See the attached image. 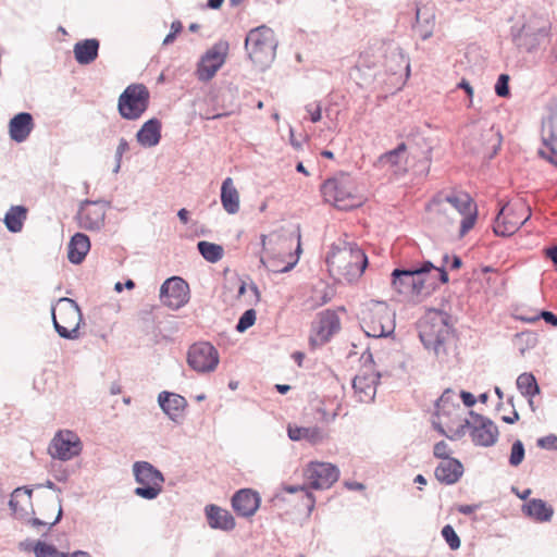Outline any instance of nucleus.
I'll list each match as a JSON object with an SVG mask.
<instances>
[{"label": "nucleus", "instance_id": "f257e3e1", "mask_svg": "<svg viewBox=\"0 0 557 557\" xmlns=\"http://www.w3.org/2000/svg\"><path fill=\"white\" fill-rule=\"evenodd\" d=\"M419 337L425 349L445 362L454 338L453 317L442 310H430L419 323Z\"/></svg>", "mask_w": 557, "mask_h": 557}, {"label": "nucleus", "instance_id": "f03ea898", "mask_svg": "<svg viewBox=\"0 0 557 557\" xmlns=\"http://www.w3.org/2000/svg\"><path fill=\"white\" fill-rule=\"evenodd\" d=\"M325 261L330 271H336L348 282L360 277L368 265L367 255L354 243H346L342 248L333 246Z\"/></svg>", "mask_w": 557, "mask_h": 557}, {"label": "nucleus", "instance_id": "7ed1b4c3", "mask_svg": "<svg viewBox=\"0 0 557 557\" xmlns=\"http://www.w3.org/2000/svg\"><path fill=\"white\" fill-rule=\"evenodd\" d=\"M550 23L542 15H530L521 25L510 28L512 44L519 51L532 53L541 49L549 37Z\"/></svg>", "mask_w": 557, "mask_h": 557}, {"label": "nucleus", "instance_id": "20e7f679", "mask_svg": "<svg viewBox=\"0 0 557 557\" xmlns=\"http://www.w3.org/2000/svg\"><path fill=\"white\" fill-rule=\"evenodd\" d=\"M277 41L274 32L261 25L246 35V53L259 71H264L275 58Z\"/></svg>", "mask_w": 557, "mask_h": 557}, {"label": "nucleus", "instance_id": "39448f33", "mask_svg": "<svg viewBox=\"0 0 557 557\" xmlns=\"http://www.w3.org/2000/svg\"><path fill=\"white\" fill-rule=\"evenodd\" d=\"M321 193L325 201L339 210H350L362 203V197L357 194L355 183L348 174L326 180L321 186Z\"/></svg>", "mask_w": 557, "mask_h": 557}, {"label": "nucleus", "instance_id": "423d86ee", "mask_svg": "<svg viewBox=\"0 0 557 557\" xmlns=\"http://www.w3.org/2000/svg\"><path fill=\"white\" fill-rule=\"evenodd\" d=\"M444 202L449 203L460 215L459 235L463 237L475 224L478 219V207L471 196L466 191L454 190L450 194L443 193L434 196L430 202L431 207H437L441 210Z\"/></svg>", "mask_w": 557, "mask_h": 557}, {"label": "nucleus", "instance_id": "0eeeda50", "mask_svg": "<svg viewBox=\"0 0 557 557\" xmlns=\"http://www.w3.org/2000/svg\"><path fill=\"white\" fill-rule=\"evenodd\" d=\"M434 264L425 260L418 267L409 269H395L392 272V286L401 295L413 296L420 295L425 288V280L423 275L431 272Z\"/></svg>", "mask_w": 557, "mask_h": 557}, {"label": "nucleus", "instance_id": "6e6552de", "mask_svg": "<svg viewBox=\"0 0 557 557\" xmlns=\"http://www.w3.org/2000/svg\"><path fill=\"white\" fill-rule=\"evenodd\" d=\"M53 325L58 334L67 339L78 337L82 312L77 304L70 298L59 299L52 309Z\"/></svg>", "mask_w": 557, "mask_h": 557}, {"label": "nucleus", "instance_id": "1a4fd4ad", "mask_svg": "<svg viewBox=\"0 0 557 557\" xmlns=\"http://www.w3.org/2000/svg\"><path fill=\"white\" fill-rule=\"evenodd\" d=\"M394 315L386 304L376 301L363 312L362 327L367 336L380 338L392 335L395 331Z\"/></svg>", "mask_w": 557, "mask_h": 557}, {"label": "nucleus", "instance_id": "9d476101", "mask_svg": "<svg viewBox=\"0 0 557 557\" xmlns=\"http://www.w3.org/2000/svg\"><path fill=\"white\" fill-rule=\"evenodd\" d=\"M134 475L139 484L135 488V494L145 499L156 498L162 491L164 478L162 473L147 461L135 462Z\"/></svg>", "mask_w": 557, "mask_h": 557}, {"label": "nucleus", "instance_id": "9b49d317", "mask_svg": "<svg viewBox=\"0 0 557 557\" xmlns=\"http://www.w3.org/2000/svg\"><path fill=\"white\" fill-rule=\"evenodd\" d=\"M149 91L143 84L129 85L119 98V112L127 120H137L147 110Z\"/></svg>", "mask_w": 557, "mask_h": 557}, {"label": "nucleus", "instance_id": "f8f14e48", "mask_svg": "<svg viewBox=\"0 0 557 557\" xmlns=\"http://www.w3.org/2000/svg\"><path fill=\"white\" fill-rule=\"evenodd\" d=\"M267 239L268 237L265 235H262V246L264 255L261 256L260 258L261 263L269 271L274 273H285L290 271L297 264L299 260V255L301 252L300 234H298V244L294 253L289 251L290 247L285 248V240L282 242V248L280 249L277 255H275L274 252H270L269 248L267 247Z\"/></svg>", "mask_w": 557, "mask_h": 557}, {"label": "nucleus", "instance_id": "ddd939ff", "mask_svg": "<svg viewBox=\"0 0 557 557\" xmlns=\"http://www.w3.org/2000/svg\"><path fill=\"white\" fill-rule=\"evenodd\" d=\"M306 483L313 490H327L339 478V469L331 462L311 461L304 470Z\"/></svg>", "mask_w": 557, "mask_h": 557}, {"label": "nucleus", "instance_id": "4468645a", "mask_svg": "<svg viewBox=\"0 0 557 557\" xmlns=\"http://www.w3.org/2000/svg\"><path fill=\"white\" fill-rule=\"evenodd\" d=\"M219 360L218 350L208 342L195 343L188 349L187 362L193 370L199 373L214 371Z\"/></svg>", "mask_w": 557, "mask_h": 557}, {"label": "nucleus", "instance_id": "2eb2a0df", "mask_svg": "<svg viewBox=\"0 0 557 557\" xmlns=\"http://www.w3.org/2000/svg\"><path fill=\"white\" fill-rule=\"evenodd\" d=\"M471 431L470 436L475 446L491 447L498 440L497 425L486 417L470 411Z\"/></svg>", "mask_w": 557, "mask_h": 557}, {"label": "nucleus", "instance_id": "dca6fc26", "mask_svg": "<svg viewBox=\"0 0 557 557\" xmlns=\"http://www.w3.org/2000/svg\"><path fill=\"white\" fill-rule=\"evenodd\" d=\"M82 450V443L77 434L72 431H59L52 438L48 451L52 458L70 460Z\"/></svg>", "mask_w": 557, "mask_h": 557}, {"label": "nucleus", "instance_id": "f3484780", "mask_svg": "<svg viewBox=\"0 0 557 557\" xmlns=\"http://www.w3.org/2000/svg\"><path fill=\"white\" fill-rule=\"evenodd\" d=\"M188 284L181 277L168 278L160 288L162 304L171 309H178L188 301Z\"/></svg>", "mask_w": 557, "mask_h": 557}, {"label": "nucleus", "instance_id": "a211bd4d", "mask_svg": "<svg viewBox=\"0 0 557 557\" xmlns=\"http://www.w3.org/2000/svg\"><path fill=\"white\" fill-rule=\"evenodd\" d=\"M341 320L333 310H324L318 314L317 321L313 323L312 331L314 335L310 337L312 345H323L339 331Z\"/></svg>", "mask_w": 557, "mask_h": 557}, {"label": "nucleus", "instance_id": "6ab92c4d", "mask_svg": "<svg viewBox=\"0 0 557 557\" xmlns=\"http://www.w3.org/2000/svg\"><path fill=\"white\" fill-rule=\"evenodd\" d=\"M227 48V44L221 41L207 51L198 64L197 75L199 79L209 81L215 75L225 62Z\"/></svg>", "mask_w": 557, "mask_h": 557}, {"label": "nucleus", "instance_id": "aec40b11", "mask_svg": "<svg viewBox=\"0 0 557 557\" xmlns=\"http://www.w3.org/2000/svg\"><path fill=\"white\" fill-rule=\"evenodd\" d=\"M106 207L101 202L86 201L84 202L77 213L78 224L85 230H98L104 223Z\"/></svg>", "mask_w": 557, "mask_h": 557}, {"label": "nucleus", "instance_id": "412c9836", "mask_svg": "<svg viewBox=\"0 0 557 557\" xmlns=\"http://www.w3.org/2000/svg\"><path fill=\"white\" fill-rule=\"evenodd\" d=\"M380 379L381 374L379 372L367 371L354 377L352 388L360 403H371L374 400Z\"/></svg>", "mask_w": 557, "mask_h": 557}, {"label": "nucleus", "instance_id": "4be33fe9", "mask_svg": "<svg viewBox=\"0 0 557 557\" xmlns=\"http://www.w3.org/2000/svg\"><path fill=\"white\" fill-rule=\"evenodd\" d=\"M508 210H509V208L507 205L503 206L495 218L493 231L497 236L512 235L522 225H524L525 222L531 216V212H529V214L523 220H520L516 216L515 213H512V214L506 213ZM527 210L530 211V208H528Z\"/></svg>", "mask_w": 557, "mask_h": 557}, {"label": "nucleus", "instance_id": "5701e85b", "mask_svg": "<svg viewBox=\"0 0 557 557\" xmlns=\"http://www.w3.org/2000/svg\"><path fill=\"white\" fill-rule=\"evenodd\" d=\"M463 474V466L456 458H444L435 468L434 475L445 485L457 483Z\"/></svg>", "mask_w": 557, "mask_h": 557}, {"label": "nucleus", "instance_id": "b1692460", "mask_svg": "<svg viewBox=\"0 0 557 557\" xmlns=\"http://www.w3.org/2000/svg\"><path fill=\"white\" fill-rule=\"evenodd\" d=\"M521 511L525 517L541 523L549 522L554 516V508L541 498L527 500Z\"/></svg>", "mask_w": 557, "mask_h": 557}, {"label": "nucleus", "instance_id": "393cba45", "mask_svg": "<svg viewBox=\"0 0 557 557\" xmlns=\"http://www.w3.org/2000/svg\"><path fill=\"white\" fill-rule=\"evenodd\" d=\"M159 404L163 411L174 421L183 418L187 401L186 399L174 393L162 392L159 395Z\"/></svg>", "mask_w": 557, "mask_h": 557}, {"label": "nucleus", "instance_id": "a878e982", "mask_svg": "<svg viewBox=\"0 0 557 557\" xmlns=\"http://www.w3.org/2000/svg\"><path fill=\"white\" fill-rule=\"evenodd\" d=\"M33 128V116L27 112L16 114L9 123L10 137L16 143L26 140Z\"/></svg>", "mask_w": 557, "mask_h": 557}, {"label": "nucleus", "instance_id": "bb28decb", "mask_svg": "<svg viewBox=\"0 0 557 557\" xmlns=\"http://www.w3.org/2000/svg\"><path fill=\"white\" fill-rule=\"evenodd\" d=\"M288 437L292 441H307L312 445H318L323 443L327 434L323 431V429L319 426H292L287 428Z\"/></svg>", "mask_w": 557, "mask_h": 557}, {"label": "nucleus", "instance_id": "cd10ccee", "mask_svg": "<svg viewBox=\"0 0 557 557\" xmlns=\"http://www.w3.org/2000/svg\"><path fill=\"white\" fill-rule=\"evenodd\" d=\"M206 516L208 523L212 529L228 531L235 527L233 516L227 510L219 506L208 505L206 507Z\"/></svg>", "mask_w": 557, "mask_h": 557}, {"label": "nucleus", "instance_id": "c85d7f7f", "mask_svg": "<svg viewBox=\"0 0 557 557\" xmlns=\"http://www.w3.org/2000/svg\"><path fill=\"white\" fill-rule=\"evenodd\" d=\"M99 46V40L96 38L77 41L73 49L77 63L82 65L92 63L98 57Z\"/></svg>", "mask_w": 557, "mask_h": 557}, {"label": "nucleus", "instance_id": "c756f323", "mask_svg": "<svg viewBox=\"0 0 557 557\" xmlns=\"http://www.w3.org/2000/svg\"><path fill=\"white\" fill-rule=\"evenodd\" d=\"M90 249L89 238L82 233H76L69 244L67 257L72 263L78 264Z\"/></svg>", "mask_w": 557, "mask_h": 557}, {"label": "nucleus", "instance_id": "7c9ffc66", "mask_svg": "<svg viewBox=\"0 0 557 557\" xmlns=\"http://www.w3.org/2000/svg\"><path fill=\"white\" fill-rule=\"evenodd\" d=\"M161 123L157 119L147 121L137 133V140L145 147L156 146L160 138Z\"/></svg>", "mask_w": 557, "mask_h": 557}, {"label": "nucleus", "instance_id": "2f4dec72", "mask_svg": "<svg viewBox=\"0 0 557 557\" xmlns=\"http://www.w3.org/2000/svg\"><path fill=\"white\" fill-rule=\"evenodd\" d=\"M20 548L24 552H33L36 557H65V554L58 550L55 546L41 541L36 543L30 541L21 542Z\"/></svg>", "mask_w": 557, "mask_h": 557}, {"label": "nucleus", "instance_id": "473e14b6", "mask_svg": "<svg viewBox=\"0 0 557 557\" xmlns=\"http://www.w3.org/2000/svg\"><path fill=\"white\" fill-rule=\"evenodd\" d=\"M221 200L223 208L228 213H235L239 209V195L233 186L231 178H226L222 184Z\"/></svg>", "mask_w": 557, "mask_h": 557}, {"label": "nucleus", "instance_id": "72a5a7b5", "mask_svg": "<svg viewBox=\"0 0 557 557\" xmlns=\"http://www.w3.org/2000/svg\"><path fill=\"white\" fill-rule=\"evenodd\" d=\"M27 216V209L22 206L12 207L5 214L4 223L9 231L16 233L23 227Z\"/></svg>", "mask_w": 557, "mask_h": 557}, {"label": "nucleus", "instance_id": "f704fd0d", "mask_svg": "<svg viewBox=\"0 0 557 557\" xmlns=\"http://www.w3.org/2000/svg\"><path fill=\"white\" fill-rule=\"evenodd\" d=\"M516 384L517 388L524 397H534L541 392L537 381L531 372L521 373L517 377Z\"/></svg>", "mask_w": 557, "mask_h": 557}, {"label": "nucleus", "instance_id": "c9c22d12", "mask_svg": "<svg viewBox=\"0 0 557 557\" xmlns=\"http://www.w3.org/2000/svg\"><path fill=\"white\" fill-rule=\"evenodd\" d=\"M434 429L442 435L446 436L450 441H458L466 434L470 435L471 423L470 419H465L460 422L457 428H448L447 430L442 424L433 422Z\"/></svg>", "mask_w": 557, "mask_h": 557}, {"label": "nucleus", "instance_id": "e433bc0d", "mask_svg": "<svg viewBox=\"0 0 557 557\" xmlns=\"http://www.w3.org/2000/svg\"><path fill=\"white\" fill-rule=\"evenodd\" d=\"M455 393L451 389L448 388L444 391L435 404L436 414L438 417L449 416L451 410L460 409V406L453 401Z\"/></svg>", "mask_w": 557, "mask_h": 557}, {"label": "nucleus", "instance_id": "4c0bfd02", "mask_svg": "<svg viewBox=\"0 0 557 557\" xmlns=\"http://www.w3.org/2000/svg\"><path fill=\"white\" fill-rule=\"evenodd\" d=\"M198 249L201 256L209 262H216L223 256V248L220 245L213 243L199 242Z\"/></svg>", "mask_w": 557, "mask_h": 557}, {"label": "nucleus", "instance_id": "58836bf2", "mask_svg": "<svg viewBox=\"0 0 557 557\" xmlns=\"http://www.w3.org/2000/svg\"><path fill=\"white\" fill-rule=\"evenodd\" d=\"M406 143H400L396 146V148L383 153L380 157V162L383 165L397 166L400 164L401 156L406 152Z\"/></svg>", "mask_w": 557, "mask_h": 557}, {"label": "nucleus", "instance_id": "ea45409f", "mask_svg": "<svg viewBox=\"0 0 557 557\" xmlns=\"http://www.w3.org/2000/svg\"><path fill=\"white\" fill-rule=\"evenodd\" d=\"M542 140L543 145L548 148L552 152H555L554 144L557 141V137L554 133L553 119L548 117L542 122Z\"/></svg>", "mask_w": 557, "mask_h": 557}, {"label": "nucleus", "instance_id": "a19ab883", "mask_svg": "<svg viewBox=\"0 0 557 557\" xmlns=\"http://www.w3.org/2000/svg\"><path fill=\"white\" fill-rule=\"evenodd\" d=\"M261 505L260 494L246 487V518L253 516Z\"/></svg>", "mask_w": 557, "mask_h": 557}, {"label": "nucleus", "instance_id": "79ce46f5", "mask_svg": "<svg viewBox=\"0 0 557 557\" xmlns=\"http://www.w3.org/2000/svg\"><path fill=\"white\" fill-rule=\"evenodd\" d=\"M441 534L451 550H457L458 548H460V537L458 536L455 529L450 524L444 525L442 528Z\"/></svg>", "mask_w": 557, "mask_h": 557}, {"label": "nucleus", "instance_id": "37998d69", "mask_svg": "<svg viewBox=\"0 0 557 557\" xmlns=\"http://www.w3.org/2000/svg\"><path fill=\"white\" fill-rule=\"evenodd\" d=\"M388 58L396 60L398 62L397 66L388 67L393 74L398 73L401 69H405L407 75L409 74V72H410L409 59L403 53V51L400 49H396V50L392 51Z\"/></svg>", "mask_w": 557, "mask_h": 557}, {"label": "nucleus", "instance_id": "c03bdc74", "mask_svg": "<svg viewBox=\"0 0 557 557\" xmlns=\"http://www.w3.org/2000/svg\"><path fill=\"white\" fill-rule=\"evenodd\" d=\"M525 449L523 443L520 440L515 441L511 446L509 465L512 467H518L523 461Z\"/></svg>", "mask_w": 557, "mask_h": 557}, {"label": "nucleus", "instance_id": "a18cd8bd", "mask_svg": "<svg viewBox=\"0 0 557 557\" xmlns=\"http://www.w3.org/2000/svg\"><path fill=\"white\" fill-rule=\"evenodd\" d=\"M30 497H32V492L29 490L18 487L16 490H14V492L11 495L10 507L14 511H16L18 509L21 502L23 500L26 504L30 503Z\"/></svg>", "mask_w": 557, "mask_h": 557}, {"label": "nucleus", "instance_id": "49530a36", "mask_svg": "<svg viewBox=\"0 0 557 557\" xmlns=\"http://www.w3.org/2000/svg\"><path fill=\"white\" fill-rule=\"evenodd\" d=\"M51 509H52V515L50 517L48 516H45V518H38V517H35L33 519V524L34 525H44V527H51L53 524H55L59 519H60V516H61V509H57V506L54 504H51Z\"/></svg>", "mask_w": 557, "mask_h": 557}, {"label": "nucleus", "instance_id": "de8ad7c7", "mask_svg": "<svg viewBox=\"0 0 557 557\" xmlns=\"http://www.w3.org/2000/svg\"><path fill=\"white\" fill-rule=\"evenodd\" d=\"M283 490L287 493H290V494H294V493H302L304 496L307 498V502H308V509L311 511L314 507V499L312 497V495L308 492L307 487L305 484L302 485H284L283 486Z\"/></svg>", "mask_w": 557, "mask_h": 557}, {"label": "nucleus", "instance_id": "09e8293b", "mask_svg": "<svg viewBox=\"0 0 557 557\" xmlns=\"http://www.w3.org/2000/svg\"><path fill=\"white\" fill-rule=\"evenodd\" d=\"M495 94L498 97L506 98L510 94L509 89V76L507 74H500L495 84Z\"/></svg>", "mask_w": 557, "mask_h": 557}, {"label": "nucleus", "instance_id": "8fccbe9b", "mask_svg": "<svg viewBox=\"0 0 557 557\" xmlns=\"http://www.w3.org/2000/svg\"><path fill=\"white\" fill-rule=\"evenodd\" d=\"M539 319H543L547 324H550L553 326H557V314H555L552 311H547V310H542L540 312V314H537L535 317H532V318H527L524 320L528 321V322H535Z\"/></svg>", "mask_w": 557, "mask_h": 557}, {"label": "nucleus", "instance_id": "3c124183", "mask_svg": "<svg viewBox=\"0 0 557 557\" xmlns=\"http://www.w3.org/2000/svg\"><path fill=\"white\" fill-rule=\"evenodd\" d=\"M536 444L542 449L557 450V436L549 434L547 436L540 437Z\"/></svg>", "mask_w": 557, "mask_h": 557}, {"label": "nucleus", "instance_id": "603ef678", "mask_svg": "<svg viewBox=\"0 0 557 557\" xmlns=\"http://www.w3.org/2000/svg\"><path fill=\"white\" fill-rule=\"evenodd\" d=\"M306 111L309 113L312 123H318L321 120L322 108L319 102L307 104Z\"/></svg>", "mask_w": 557, "mask_h": 557}, {"label": "nucleus", "instance_id": "864d4df0", "mask_svg": "<svg viewBox=\"0 0 557 557\" xmlns=\"http://www.w3.org/2000/svg\"><path fill=\"white\" fill-rule=\"evenodd\" d=\"M433 454L436 458L442 460H444V458H450L448 444L444 441L436 443L434 445Z\"/></svg>", "mask_w": 557, "mask_h": 557}, {"label": "nucleus", "instance_id": "5fc2aeb1", "mask_svg": "<svg viewBox=\"0 0 557 557\" xmlns=\"http://www.w3.org/2000/svg\"><path fill=\"white\" fill-rule=\"evenodd\" d=\"M442 261L444 268L448 267L450 270H457L462 265V260L457 255H454L451 258L448 255H444Z\"/></svg>", "mask_w": 557, "mask_h": 557}, {"label": "nucleus", "instance_id": "6e6d98bb", "mask_svg": "<svg viewBox=\"0 0 557 557\" xmlns=\"http://www.w3.org/2000/svg\"><path fill=\"white\" fill-rule=\"evenodd\" d=\"M244 490H238L232 498V506L235 511L242 515V510L244 508Z\"/></svg>", "mask_w": 557, "mask_h": 557}, {"label": "nucleus", "instance_id": "4d7b16f0", "mask_svg": "<svg viewBox=\"0 0 557 557\" xmlns=\"http://www.w3.org/2000/svg\"><path fill=\"white\" fill-rule=\"evenodd\" d=\"M460 398L466 407L470 408L476 403V398L470 392L461 391Z\"/></svg>", "mask_w": 557, "mask_h": 557}, {"label": "nucleus", "instance_id": "13d9d810", "mask_svg": "<svg viewBox=\"0 0 557 557\" xmlns=\"http://www.w3.org/2000/svg\"><path fill=\"white\" fill-rule=\"evenodd\" d=\"M480 508L479 504H472V505H459L457 507V511L459 513H462L465 516L472 515L475 510Z\"/></svg>", "mask_w": 557, "mask_h": 557}, {"label": "nucleus", "instance_id": "bf43d9fd", "mask_svg": "<svg viewBox=\"0 0 557 557\" xmlns=\"http://www.w3.org/2000/svg\"><path fill=\"white\" fill-rule=\"evenodd\" d=\"M248 293H249V296L251 298H253V304H257L259 302L260 300V293H259V289L257 287V285L251 282L248 286V288L246 287V297L248 296Z\"/></svg>", "mask_w": 557, "mask_h": 557}, {"label": "nucleus", "instance_id": "052dcab7", "mask_svg": "<svg viewBox=\"0 0 557 557\" xmlns=\"http://www.w3.org/2000/svg\"><path fill=\"white\" fill-rule=\"evenodd\" d=\"M256 322V311L253 309H246V330L251 327Z\"/></svg>", "mask_w": 557, "mask_h": 557}, {"label": "nucleus", "instance_id": "680f3d73", "mask_svg": "<svg viewBox=\"0 0 557 557\" xmlns=\"http://www.w3.org/2000/svg\"><path fill=\"white\" fill-rule=\"evenodd\" d=\"M432 270L438 271L441 283H443V284L448 283L449 277H448V273H447L446 269L444 268V264H442L441 267L434 265V268Z\"/></svg>", "mask_w": 557, "mask_h": 557}, {"label": "nucleus", "instance_id": "e2e57ef3", "mask_svg": "<svg viewBox=\"0 0 557 557\" xmlns=\"http://www.w3.org/2000/svg\"><path fill=\"white\" fill-rule=\"evenodd\" d=\"M458 87L463 89L470 98L473 97V88L467 79L462 78L458 84Z\"/></svg>", "mask_w": 557, "mask_h": 557}, {"label": "nucleus", "instance_id": "0e129e2a", "mask_svg": "<svg viewBox=\"0 0 557 557\" xmlns=\"http://www.w3.org/2000/svg\"><path fill=\"white\" fill-rule=\"evenodd\" d=\"M511 492H512L513 494H516V496H517V497H519L520 499L525 500V502L528 500V498H529V496H530V494H531V490H530V488H527V490H524V491L520 492V491H519L517 487H515V486H512V487H511Z\"/></svg>", "mask_w": 557, "mask_h": 557}, {"label": "nucleus", "instance_id": "69168bd1", "mask_svg": "<svg viewBox=\"0 0 557 557\" xmlns=\"http://www.w3.org/2000/svg\"><path fill=\"white\" fill-rule=\"evenodd\" d=\"M128 150V143L122 138L119 143V146L116 148V156L119 159H121V157L123 156L124 152H126Z\"/></svg>", "mask_w": 557, "mask_h": 557}, {"label": "nucleus", "instance_id": "338daca9", "mask_svg": "<svg viewBox=\"0 0 557 557\" xmlns=\"http://www.w3.org/2000/svg\"><path fill=\"white\" fill-rule=\"evenodd\" d=\"M345 486L350 491H362L366 488L362 483L356 481H346Z\"/></svg>", "mask_w": 557, "mask_h": 557}, {"label": "nucleus", "instance_id": "774afa93", "mask_svg": "<svg viewBox=\"0 0 557 557\" xmlns=\"http://www.w3.org/2000/svg\"><path fill=\"white\" fill-rule=\"evenodd\" d=\"M546 256L557 265V246L547 248Z\"/></svg>", "mask_w": 557, "mask_h": 557}]
</instances>
